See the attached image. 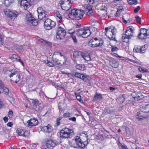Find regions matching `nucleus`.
<instances>
[{
    "label": "nucleus",
    "mask_w": 149,
    "mask_h": 149,
    "mask_svg": "<svg viewBox=\"0 0 149 149\" xmlns=\"http://www.w3.org/2000/svg\"><path fill=\"white\" fill-rule=\"evenodd\" d=\"M84 14L83 10L74 9L71 10V13H68V16L73 20H79L83 17Z\"/></svg>",
    "instance_id": "obj_1"
},
{
    "label": "nucleus",
    "mask_w": 149,
    "mask_h": 149,
    "mask_svg": "<svg viewBox=\"0 0 149 149\" xmlns=\"http://www.w3.org/2000/svg\"><path fill=\"white\" fill-rule=\"evenodd\" d=\"M105 30L106 35L110 40L116 41L115 38L116 33L117 32L116 28L112 26L105 28Z\"/></svg>",
    "instance_id": "obj_2"
},
{
    "label": "nucleus",
    "mask_w": 149,
    "mask_h": 149,
    "mask_svg": "<svg viewBox=\"0 0 149 149\" xmlns=\"http://www.w3.org/2000/svg\"><path fill=\"white\" fill-rule=\"evenodd\" d=\"M5 74H8L10 77H13L16 83L18 82L20 79V73L15 69H10L5 72Z\"/></svg>",
    "instance_id": "obj_3"
},
{
    "label": "nucleus",
    "mask_w": 149,
    "mask_h": 149,
    "mask_svg": "<svg viewBox=\"0 0 149 149\" xmlns=\"http://www.w3.org/2000/svg\"><path fill=\"white\" fill-rule=\"evenodd\" d=\"M132 26L127 27V30L125 31V34H123L122 37V41L124 42H129V40L133 37L134 29Z\"/></svg>",
    "instance_id": "obj_4"
},
{
    "label": "nucleus",
    "mask_w": 149,
    "mask_h": 149,
    "mask_svg": "<svg viewBox=\"0 0 149 149\" xmlns=\"http://www.w3.org/2000/svg\"><path fill=\"white\" fill-rule=\"evenodd\" d=\"M74 133L72 130L63 128L60 132V137L63 138H71L74 136Z\"/></svg>",
    "instance_id": "obj_5"
},
{
    "label": "nucleus",
    "mask_w": 149,
    "mask_h": 149,
    "mask_svg": "<svg viewBox=\"0 0 149 149\" xmlns=\"http://www.w3.org/2000/svg\"><path fill=\"white\" fill-rule=\"evenodd\" d=\"M56 39L62 40L64 38L66 31L64 28L59 26L56 28Z\"/></svg>",
    "instance_id": "obj_6"
},
{
    "label": "nucleus",
    "mask_w": 149,
    "mask_h": 149,
    "mask_svg": "<svg viewBox=\"0 0 149 149\" xmlns=\"http://www.w3.org/2000/svg\"><path fill=\"white\" fill-rule=\"evenodd\" d=\"M102 44V41L97 39V38H95L94 39L91 40L88 42L89 46L93 47L101 46Z\"/></svg>",
    "instance_id": "obj_7"
},
{
    "label": "nucleus",
    "mask_w": 149,
    "mask_h": 149,
    "mask_svg": "<svg viewBox=\"0 0 149 149\" xmlns=\"http://www.w3.org/2000/svg\"><path fill=\"white\" fill-rule=\"evenodd\" d=\"M56 25L55 22L49 18L45 19L44 22L45 28L46 30L52 29Z\"/></svg>",
    "instance_id": "obj_8"
},
{
    "label": "nucleus",
    "mask_w": 149,
    "mask_h": 149,
    "mask_svg": "<svg viewBox=\"0 0 149 149\" xmlns=\"http://www.w3.org/2000/svg\"><path fill=\"white\" fill-rule=\"evenodd\" d=\"M140 33L138 36L139 38L141 39H146L149 38V32L146 29H140Z\"/></svg>",
    "instance_id": "obj_9"
},
{
    "label": "nucleus",
    "mask_w": 149,
    "mask_h": 149,
    "mask_svg": "<svg viewBox=\"0 0 149 149\" xmlns=\"http://www.w3.org/2000/svg\"><path fill=\"white\" fill-rule=\"evenodd\" d=\"M74 147L77 148H83L85 147V145L81 142L80 137H77L75 139Z\"/></svg>",
    "instance_id": "obj_10"
},
{
    "label": "nucleus",
    "mask_w": 149,
    "mask_h": 149,
    "mask_svg": "<svg viewBox=\"0 0 149 149\" xmlns=\"http://www.w3.org/2000/svg\"><path fill=\"white\" fill-rule=\"evenodd\" d=\"M77 35L78 36L81 37L83 38H87L89 35H87V32L86 31L85 27L83 28H80L77 31Z\"/></svg>",
    "instance_id": "obj_11"
},
{
    "label": "nucleus",
    "mask_w": 149,
    "mask_h": 149,
    "mask_svg": "<svg viewBox=\"0 0 149 149\" xmlns=\"http://www.w3.org/2000/svg\"><path fill=\"white\" fill-rule=\"evenodd\" d=\"M5 15L9 17L11 19L13 20L16 17L19 13L16 11H11L9 10L4 11Z\"/></svg>",
    "instance_id": "obj_12"
},
{
    "label": "nucleus",
    "mask_w": 149,
    "mask_h": 149,
    "mask_svg": "<svg viewBox=\"0 0 149 149\" xmlns=\"http://www.w3.org/2000/svg\"><path fill=\"white\" fill-rule=\"evenodd\" d=\"M38 124V121L37 119L35 118H31L30 120L27 121L26 125L29 127H31L32 126H34L37 125Z\"/></svg>",
    "instance_id": "obj_13"
},
{
    "label": "nucleus",
    "mask_w": 149,
    "mask_h": 149,
    "mask_svg": "<svg viewBox=\"0 0 149 149\" xmlns=\"http://www.w3.org/2000/svg\"><path fill=\"white\" fill-rule=\"evenodd\" d=\"M132 95L135 100L137 101L142 99L143 98V96L140 92H133L132 93Z\"/></svg>",
    "instance_id": "obj_14"
},
{
    "label": "nucleus",
    "mask_w": 149,
    "mask_h": 149,
    "mask_svg": "<svg viewBox=\"0 0 149 149\" xmlns=\"http://www.w3.org/2000/svg\"><path fill=\"white\" fill-rule=\"evenodd\" d=\"M56 145L54 141L50 140H48L45 144V146L49 149H52Z\"/></svg>",
    "instance_id": "obj_15"
},
{
    "label": "nucleus",
    "mask_w": 149,
    "mask_h": 149,
    "mask_svg": "<svg viewBox=\"0 0 149 149\" xmlns=\"http://www.w3.org/2000/svg\"><path fill=\"white\" fill-rule=\"evenodd\" d=\"M29 2L26 0H22L20 2V6L24 10L27 9L31 6Z\"/></svg>",
    "instance_id": "obj_16"
},
{
    "label": "nucleus",
    "mask_w": 149,
    "mask_h": 149,
    "mask_svg": "<svg viewBox=\"0 0 149 149\" xmlns=\"http://www.w3.org/2000/svg\"><path fill=\"white\" fill-rule=\"evenodd\" d=\"M17 134L20 136L26 137L28 134V133L27 131L21 129H18L17 130Z\"/></svg>",
    "instance_id": "obj_17"
},
{
    "label": "nucleus",
    "mask_w": 149,
    "mask_h": 149,
    "mask_svg": "<svg viewBox=\"0 0 149 149\" xmlns=\"http://www.w3.org/2000/svg\"><path fill=\"white\" fill-rule=\"evenodd\" d=\"M92 7L93 6L92 5L89 4L86 5L85 6V13L88 15L92 14L93 13V10H92Z\"/></svg>",
    "instance_id": "obj_18"
},
{
    "label": "nucleus",
    "mask_w": 149,
    "mask_h": 149,
    "mask_svg": "<svg viewBox=\"0 0 149 149\" xmlns=\"http://www.w3.org/2000/svg\"><path fill=\"white\" fill-rule=\"evenodd\" d=\"M83 52L80 51H76L74 52L73 53V57L74 58V60L76 61L77 58H80L81 57H82Z\"/></svg>",
    "instance_id": "obj_19"
},
{
    "label": "nucleus",
    "mask_w": 149,
    "mask_h": 149,
    "mask_svg": "<svg viewBox=\"0 0 149 149\" xmlns=\"http://www.w3.org/2000/svg\"><path fill=\"white\" fill-rule=\"evenodd\" d=\"M48 13L47 11L45 10L41 13L38 15V18L40 19H45V18L48 17Z\"/></svg>",
    "instance_id": "obj_20"
},
{
    "label": "nucleus",
    "mask_w": 149,
    "mask_h": 149,
    "mask_svg": "<svg viewBox=\"0 0 149 149\" xmlns=\"http://www.w3.org/2000/svg\"><path fill=\"white\" fill-rule=\"evenodd\" d=\"M71 2H69L68 4H65L61 6V8L63 10L67 11L69 10L71 8Z\"/></svg>",
    "instance_id": "obj_21"
},
{
    "label": "nucleus",
    "mask_w": 149,
    "mask_h": 149,
    "mask_svg": "<svg viewBox=\"0 0 149 149\" xmlns=\"http://www.w3.org/2000/svg\"><path fill=\"white\" fill-rule=\"evenodd\" d=\"M34 103L35 104L36 106V111H39L41 110L43 107V105L42 104L39 103V102L38 100H35Z\"/></svg>",
    "instance_id": "obj_22"
},
{
    "label": "nucleus",
    "mask_w": 149,
    "mask_h": 149,
    "mask_svg": "<svg viewBox=\"0 0 149 149\" xmlns=\"http://www.w3.org/2000/svg\"><path fill=\"white\" fill-rule=\"evenodd\" d=\"M28 23L31 26L32 25L34 26H36L38 24V21L37 19H35L34 17L28 22Z\"/></svg>",
    "instance_id": "obj_23"
},
{
    "label": "nucleus",
    "mask_w": 149,
    "mask_h": 149,
    "mask_svg": "<svg viewBox=\"0 0 149 149\" xmlns=\"http://www.w3.org/2000/svg\"><path fill=\"white\" fill-rule=\"evenodd\" d=\"M102 95L100 93H96L93 99V102H96L98 100H101L102 98Z\"/></svg>",
    "instance_id": "obj_24"
},
{
    "label": "nucleus",
    "mask_w": 149,
    "mask_h": 149,
    "mask_svg": "<svg viewBox=\"0 0 149 149\" xmlns=\"http://www.w3.org/2000/svg\"><path fill=\"white\" fill-rule=\"evenodd\" d=\"M86 32H87V35H90L92 33L93 31L95 30V28L92 26L89 27H85Z\"/></svg>",
    "instance_id": "obj_25"
},
{
    "label": "nucleus",
    "mask_w": 149,
    "mask_h": 149,
    "mask_svg": "<svg viewBox=\"0 0 149 149\" xmlns=\"http://www.w3.org/2000/svg\"><path fill=\"white\" fill-rule=\"evenodd\" d=\"M14 0H1L3 4H4L7 6H8L12 3H13Z\"/></svg>",
    "instance_id": "obj_26"
},
{
    "label": "nucleus",
    "mask_w": 149,
    "mask_h": 149,
    "mask_svg": "<svg viewBox=\"0 0 149 149\" xmlns=\"http://www.w3.org/2000/svg\"><path fill=\"white\" fill-rule=\"evenodd\" d=\"M81 79L85 82H88L91 79V78L88 75L83 74Z\"/></svg>",
    "instance_id": "obj_27"
},
{
    "label": "nucleus",
    "mask_w": 149,
    "mask_h": 149,
    "mask_svg": "<svg viewBox=\"0 0 149 149\" xmlns=\"http://www.w3.org/2000/svg\"><path fill=\"white\" fill-rule=\"evenodd\" d=\"M76 67L77 69L81 71H84L86 69V67L84 64H78L76 65Z\"/></svg>",
    "instance_id": "obj_28"
},
{
    "label": "nucleus",
    "mask_w": 149,
    "mask_h": 149,
    "mask_svg": "<svg viewBox=\"0 0 149 149\" xmlns=\"http://www.w3.org/2000/svg\"><path fill=\"white\" fill-rule=\"evenodd\" d=\"M112 61H110V65L113 68H116L118 66L117 63L116 62V61L115 59L113 58L111 59Z\"/></svg>",
    "instance_id": "obj_29"
},
{
    "label": "nucleus",
    "mask_w": 149,
    "mask_h": 149,
    "mask_svg": "<svg viewBox=\"0 0 149 149\" xmlns=\"http://www.w3.org/2000/svg\"><path fill=\"white\" fill-rule=\"evenodd\" d=\"M53 61L55 64L62 65L64 64V62H61L60 61L56 58H53Z\"/></svg>",
    "instance_id": "obj_30"
},
{
    "label": "nucleus",
    "mask_w": 149,
    "mask_h": 149,
    "mask_svg": "<svg viewBox=\"0 0 149 149\" xmlns=\"http://www.w3.org/2000/svg\"><path fill=\"white\" fill-rule=\"evenodd\" d=\"M56 16L60 19L59 21L60 22H61L62 17V15L60 14L58 10H56L55 12Z\"/></svg>",
    "instance_id": "obj_31"
},
{
    "label": "nucleus",
    "mask_w": 149,
    "mask_h": 149,
    "mask_svg": "<svg viewBox=\"0 0 149 149\" xmlns=\"http://www.w3.org/2000/svg\"><path fill=\"white\" fill-rule=\"evenodd\" d=\"M26 20L27 22H29L31 19H32V18H33V17H32L31 14L30 13H27L26 14Z\"/></svg>",
    "instance_id": "obj_32"
},
{
    "label": "nucleus",
    "mask_w": 149,
    "mask_h": 149,
    "mask_svg": "<svg viewBox=\"0 0 149 149\" xmlns=\"http://www.w3.org/2000/svg\"><path fill=\"white\" fill-rule=\"evenodd\" d=\"M83 54L82 57L85 60L87 61H89L90 60L91 58L89 55H88L87 54L84 53H83Z\"/></svg>",
    "instance_id": "obj_33"
},
{
    "label": "nucleus",
    "mask_w": 149,
    "mask_h": 149,
    "mask_svg": "<svg viewBox=\"0 0 149 149\" xmlns=\"http://www.w3.org/2000/svg\"><path fill=\"white\" fill-rule=\"evenodd\" d=\"M43 62L47 64V65L49 67H53L54 66V65L53 63L49 61L48 60H44Z\"/></svg>",
    "instance_id": "obj_34"
},
{
    "label": "nucleus",
    "mask_w": 149,
    "mask_h": 149,
    "mask_svg": "<svg viewBox=\"0 0 149 149\" xmlns=\"http://www.w3.org/2000/svg\"><path fill=\"white\" fill-rule=\"evenodd\" d=\"M100 9L102 10H104L107 11V8L106 6L104 4H100Z\"/></svg>",
    "instance_id": "obj_35"
},
{
    "label": "nucleus",
    "mask_w": 149,
    "mask_h": 149,
    "mask_svg": "<svg viewBox=\"0 0 149 149\" xmlns=\"http://www.w3.org/2000/svg\"><path fill=\"white\" fill-rule=\"evenodd\" d=\"M128 2L130 5H135L138 3L137 0H127Z\"/></svg>",
    "instance_id": "obj_36"
},
{
    "label": "nucleus",
    "mask_w": 149,
    "mask_h": 149,
    "mask_svg": "<svg viewBox=\"0 0 149 149\" xmlns=\"http://www.w3.org/2000/svg\"><path fill=\"white\" fill-rule=\"evenodd\" d=\"M24 49V48L22 45H18L17 47V51L20 52H23Z\"/></svg>",
    "instance_id": "obj_37"
},
{
    "label": "nucleus",
    "mask_w": 149,
    "mask_h": 149,
    "mask_svg": "<svg viewBox=\"0 0 149 149\" xmlns=\"http://www.w3.org/2000/svg\"><path fill=\"white\" fill-rule=\"evenodd\" d=\"M2 89H3V91L4 94L6 95L8 94L9 92V90L5 86L2 88Z\"/></svg>",
    "instance_id": "obj_38"
},
{
    "label": "nucleus",
    "mask_w": 149,
    "mask_h": 149,
    "mask_svg": "<svg viewBox=\"0 0 149 149\" xmlns=\"http://www.w3.org/2000/svg\"><path fill=\"white\" fill-rule=\"evenodd\" d=\"M95 139L97 140H102L103 139V137L102 134H98L95 136Z\"/></svg>",
    "instance_id": "obj_39"
},
{
    "label": "nucleus",
    "mask_w": 149,
    "mask_h": 149,
    "mask_svg": "<svg viewBox=\"0 0 149 149\" xmlns=\"http://www.w3.org/2000/svg\"><path fill=\"white\" fill-rule=\"evenodd\" d=\"M69 2H71V0H61L60 1V4L61 5L66 4V3H68Z\"/></svg>",
    "instance_id": "obj_40"
},
{
    "label": "nucleus",
    "mask_w": 149,
    "mask_h": 149,
    "mask_svg": "<svg viewBox=\"0 0 149 149\" xmlns=\"http://www.w3.org/2000/svg\"><path fill=\"white\" fill-rule=\"evenodd\" d=\"M139 47L140 50V53H144L146 52V49L145 47V46L141 47Z\"/></svg>",
    "instance_id": "obj_41"
},
{
    "label": "nucleus",
    "mask_w": 149,
    "mask_h": 149,
    "mask_svg": "<svg viewBox=\"0 0 149 149\" xmlns=\"http://www.w3.org/2000/svg\"><path fill=\"white\" fill-rule=\"evenodd\" d=\"M106 112L107 113L111 114L113 113L114 111V109H110L109 108H107L106 109Z\"/></svg>",
    "instance_id": "obj_42"
},
{
    "label": "nucleus",
    "mask_w": 149,
    "mask_h": 149,
    "mask_svg": "<svg viewBox=\"0 0 149 149\" xmlns=\"http://www.w3.org/2000/svg\"><path fill=\"white\" fill-rule=\"evenodd\" d=\"M83 74H81L79 73L76 72L75 73L74 76L76 77L79 78L81 79Z\"/></svg>",
    "instance_id": "obj_43"
},
{
    "label": "nucleus",
    "mask_w": 149,
    "mask_h": 149,
    "mask_svg": "<svg viewBox=\"0 0 149 149\" xmlns=\"http://www.w3.org/2000/svg\"><path fill=\"white\" fill-rule=\"evenodd\" d=\"M138 69L139 71L141 72H146L148 71L147 69L146 68L143 69V68L141 67H139Z\"/></svg>",
    "instance_id": "obj_44"
},
{
    "label": "nucleus",
    "mask_w": 149,
    "mask_h": 149,
    "mask_svg": "<svg viewBox=\"0 0 149 149\" xmlns=\"http://www.w3.org/2000/svg\"><path fill=\"white\" fill-rule=\"evenodd\" d=\"M139 47L135 46L133 49L134 52H140Z\"/></svg>",
    "instance_id": "obj_45"
},
{
    "label": "nucleus",
    "mask_w": 149,
    "mask_h": 149,
    "mask_svg": "<svg viewBox=\"0 0 149 149\" xmlns=\"http://www.w3.org/2000/svg\"><path fill=\"white\" fill-rule=\"evenodd\" d=\"M146 106H140L139 108V109L140 111L146 113Z\"/></svg>",
    "instance_id": "obj_46"
},
{
    "label": "nucleus",
    "mask_w": 149,
    "mask_h": 149,
    "mask_svg": "<svg viewBox=\"0 0 149 149\" xmlns=\"http://www.w3.org/2000/svg\"><path fill=\"white\" fill-rule=\"evenodd\" d=\"M136 22L139 24H140L141 23V18L139 16H137L136 17Z\"/></svg>",
    "instance_id": "obj_47"
},
{
    "label": "nucleus",
    "mask_w": 149,
    "mask_h": 149,
    "mask_svg": "<svg viewBox=\"0 0 149 149\" xmlns=\"http://www.w3.org/2000/svg\"><path fill=\"white\" fill-rule=\"evenodd\" d=\"M45 10H44L43 9V8L41 7H39L37 9V12L38 13V15L39 14H40V13H42V12L43 11H45Z\"/></svg>",
    "instance_id": "obj_48"
},
{
    "label": "nucleus",
    "mask_w": 149,
    "mask_h": 149,
    "mask_svg": "<svg viewBox=\"0 0 149 149\" xmlns=\"http://www.w3.org/2000/svg\"><path fill=\"white\" fill-rule=\"evenodd\" d=\"M47 129L48 132H51L52 131V127L49 124H48L47 126Z\"/></svg>",
    "instance_id": "obj_49"
},
{
    "label": "nucleus",
    "mask_w": 149,
    "mask_h": 149,
    "mask_svg": "<svg viewBox=\"0 0 149 149\" xmlns=\"http://www.w3.org/2000/svg\"><path fill=\"white\" fill-rule=\"evenodd\" d=\"M75 95L76 96L77 99L80 102H83V100L81 99V96L80 95H77L75 94Z\"/></svg>",
    "instance_id": "obj_50"
},
{
    "label": "nucleus",
    "mask_w": 149,
    "mask_h": 149,
    "mask_svg": "<svg viewBox=\"0 0 149 149\" xmlns=\"http://www.w3.org/2000/svg\"><path fill=\"white\" fill-rule=\"evenodd\" d=\"M70 115V113L69 112L65 113L63 114V116L65 118L69 117Z\"/></svg>",
    "instance_id": "obj_51"
},
{
    "label": "nucleus",
    "mask_w": 149,
    "mask_h": 149,
    "mask_svg": "<svg viewBox=\"0 0 149 149\" xmlns=\"http://www.w3.org/2000/svg\"><path fill=\"white\" fill-rule=\"evenodd\" d=\"M42 40L41 42L42 43H44L45 44H47L48 45L50 46L52 45V43L49 42H48L47 40Z\"/></svg>",
    "instance_id": "obj_52"
},
{
    "label": "nucleus",
    "mask_w": 149,
    "mask_h": 149,
    "mask_svg": "<svg viewBox=\"0 0 149 149\" xmlns=\"http://www.w3.org/2000/svg\"><path fill=\"white\" fill-rule=\"evenodd\" d=\"M72 38V40L74 41V42L75 43H77V40L76 39V36L74 35H71Z\"/></svg>",
    "instance_id": "obj_53"
},
{
    "label": "nucleus",
    "mask_w": 149,
    "mask_h": 149,
    "mask_svg": "<svg viewBox=\"0 0 149 149\" xmlns=\"http://www.w3.org/2000/svg\"><path fill=\"white\" fill-rule=\"evenodd\" d=\"M68 32L70 34H72L75 32V30L74 29H72L69 30Z\"/></svg>",
    "instance_id": "obj_54"
},
{
    "label": "nucleus",
    "mask_w": 149,
    "mask_h": 149,
    "mask_svg": "<svg viewBox=\"0 0 149 149\" xmlns=\"http://www.w3.org/2000/svg\"><path fill=\"white\" fill-rule=\"evenodd\" d=\"M17 55H16V54H13L12 55V56L10 57V58L13 59H16L17 58Z\"/></svg>",
    "instance_id": "obj_55"
},
{
    "label": "nucleus",
    "mask_w": 149,
    "mask_h": 149,
    "mask_svg": "<svg viewBox=\"0 0 149 149\" xmlns=\"http://www.w3.org/2000/svg\"><path fill=\"white\" fill-rule=\"evenodd\" d=\"M146 113L149 112V104H148L146 105Z\"/></svg>",
    "instance_id": "obj_56"
},
{
    "label": "nucleus",
    "mask_w": 149,
    "mask_h": 149,
    "mask_svg": "<svg viewBox=\"0 0 149 149\" xmlns=\"http://www.w3.org/2000/svg\"><path fill=\"white\" fill-rule=\"evenodd\" d=\"M140 9V7L139 6H138L136 8L134 9V12L135 13H137Z\"/></svg>",
    "instance_id": "obj_57"
},
{
    "label": "nucleus",
    "mask_w": 149,
    "mask_h": 149,
    "mask_svg": "<svg viewBox=\"0 0 149 149\" xmlns=\"http://www.w3.org/2000/svg\"><path fill=\"white\" fill-rule=\"evenodd\" d=\"M5 86L3 82L0 80V88L2 89V88Z\"/></svg>",
    "instance_id": "obj_58"
},
{
    "label": "nucleus",
    "mask_w": 149,
    "mask_h": 149,
    "mask_svg": "<svg viewBox=\"0 0 149 149\" xmlns=\"http://www.w3.org/2000/svg\"><path fill=\"white\" fill-rule=\"evenodd\" d=\"M47 126H43L42 127V130L43 129V130L45 132H48L47 129Z\"/></svg>",
    "instance_id": "obj_59"
},
{
    "label": "nucleus",
    "mask_w": 149,
    "mask_h": 149,
    "mask_svg": "<svg viewBox=\"0 0 149 149\" xmlns=\"http://www.w3.org/2000/svg\"><path fill=\"white\" fill-rule=\"evenodd\" d=\"M140 114H141L140 111H139L137 113H136L137 115H136V118L137 119H138L139 120H140V119H141L140 118H139V115H140Z\"/></svg>",
    "instance_id": "obj_60"
},
{
    "label": "nucleus",
    "mask_w": 149,
    "mask_h": 149,
    "mask_svg": "<svg viewBox=\"0 0 149 149\" xmlns=\"http://www.w3.org/2000/svg\"><path fill=\"white\" fill-rule=\"evenodd\" d=\"M69 120H72L73 121H75L76 120V118L75 117H74L72 118H69Z\"/></svg>",
    "instance_id": "obj_61"
},
{
    "label": "nucleus",
    "mask_w": 149,
    "mask_h": 149,
    "mask_svg": "<svg viewBox=\"0 0 149 149\" xmlns=\"http://www.w3.org/2000/svg\"><path fill=\"white\" fill-rule=\"evenodd\" d=\"M88 4L92 5L94 3V0H88Z\"/></svg>",
    "instance_id": "obj_62"
},
{
    "label": "nucleus",
    "mask_w": 149,
    "mask_h": 149,
    "mask_svg": "<svg viewBox=\"0 0 149 149\" xmlns=\"http://www.w3.org/2000/svg\"><path fill=\"white\" fill-rule=\"evenodd\" d=\"M117 47L115 46H112L111 51H114L117 50Z\"/></svg>",
    "instance_id": "obj_63"
},
{
    "label": "nucleus",
    "mask_w": 149,
    "mask_h": 149,
    "mask_svg": "<svg viewBox=\"0 0 149 149\" xmlns=\"http://www.w3.org/2000/svg\"><path fill=\"white\" fill-rule=\"evenodd\" d=\"M121 10H120V9H118L116 16H118V15H120L121 13Z\"/></svg>",
    "instance_id": "obj_64"
}]
</instances>
